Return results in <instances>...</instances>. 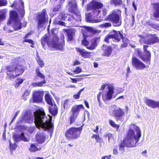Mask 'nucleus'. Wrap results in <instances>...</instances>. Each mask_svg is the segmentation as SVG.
<instances>
[{"label": "nucleus", "instance_id": "obj_26", "mask_svg": "<svg viewBox=\"0 0 159 159\" xmlns=\"http://www.w3.org/2000/svg\"><path fill=\"white\" fill-rule=\"evenodd\" d=\"M64 30L67 34V40L68 41H72L73 39L75 32L71 29H66Z\"/></svg>", "mask_w": 159, "mask_h": 159}, {"label": "nucleus", "instance_id": "obj_64", "mask_svg": "<svg viewBox=\"0 0 159 159\" xmlns=\"http://www.w3.org/2000/svg\"><path fill=\"white\" fill-rule=\"evenodd\" d=\"M70 79L71 80L72 83H77V80L75 78H70Z\"/></svg>", "mask_w": 159, "mask_h": 159}, {"label": "nucleus", "instance_id": "obj_2", "mask_svg": "<svg viewBox=\"0 0 159 159\" xmlns=\"http://www.w3.org/2000/svg\"><path fill=\"white\" fill-rule=\"evenodd\" d=\"M34 122L37 128L39 129L40 128L49 129L53 127V124L52 123V119H48L44 120L45 119H47L44 110L39 109L34 112Z\"/></svg>", "mask_w": 159, "mask_h": 159}, {"label": "nucleus", "instance_id": "obj_47", "mask_svg": "<svg viewBox=\"0 0 159 159\" xmlns=\"http://www.w3.org/2000/svg\"><path fill=\"white\" fill-rule=\"evenodd\" d=\"M30 93V90L29 89H26L25 91L22 95V97L24 100H25L26 99V97L29 95Z\"/></svg>", "mask_w": 159, "mask_h": 159}, {"label": "nucleus", "instance_id": "obj_11", "mask_svg": "<svg viewBox=\"0 0 159 159\" xmlns=\"http://www.w3.org/2000/svg\"><path fill=\"white\" fill-rule=\"evenodd\" d=\"M139 36L143 39V43L148 45H151L159 42V38L156 34H149L145 37L143 35H139Z\"/></svg>", "mask_w": 159, "mask_h": 159}, {"label": "nucleus", "instance_id": "obj_54", "mask_svg": "<svg viewBox=\"0 0 159 159\" xmlns=\"http://www.w3.org/2000/svg\"><path fill=\"white\" fill-rule=\"evenodd\" d=\"M9 146L10 149L12 150H15L17 147L16 144L15 143L12 144L10 142Z\"/></svg>", "mask_w": 159, "mask_h": 159}, {"label": "nucleus", "instance_id": "obj_41", "mask_svg": "<svg viewBox=\"0 0 159 159\" xmlns=\"http://www.w3.org/2000/svg\"><path fill=\"white\" fill-rule=\"evenodd\" d=\"M24 79H22L21 78H18L16 80V83L14 84V86L16 88H17L19 87L20 85L22 84Z\"/></svg>", "mask_w": 159, "mask_h": 159}, {"label": "nucleus", "instance_id": "obj_43", "mask_svg": "<svg viewBox=\"0 0 159 159\" xmlns=\"http://www.w3.org/2000/svg\"><path fill=\"white\" fill-rule=\"evenodd\" d=\"M110 125L112 127L116 129H119L120 127V125L115 123V121L112 120H110L109 121Z\"/></svg>", "mask_w": 159, "mask_h": 159}, {"label": "nucleus", "instance_id": "obj_38", "mask_svg": "<svg viewBox=\"0 0 159 159\" xmlns=\"http://www.w3.org/2000/svg\"><path fill=\"white\" fill-rule=\"evenodd\" d=\"M86 20L88 22H97L96 20H94L92 18V14L91 12L87 13L86 15Z\"/></svg>", "mask_w": 159, "mask_h": 159}, {"label": "nucleus", "instance_id": "obj_3", "mask_svg": "<svg viewBox=\"0 0 159 159\" xmlns=\"http://www.w3.org/2000/svg\"><path fill=\"white\" fill-rule=\"evenodd\" d=\"M61 41L58 43L59 38L57 36H55L53 38H51L48 34H46L43 35L41 39L42 46L44 47L47 43L49 47H52L56 50H60L62 51L65 50V41L64 38L61 39Z\"/></svg>", "mask_w": 159, "mask_h": 159}, {"label": "nucleus", "instance_id": "obj_34", "mask_svg": "<svg viewBox=\"0 0 159 159\" xmlns=\"http://www.w3.org/2000/svg\"><path fill=\"white\" fill-rule=\"evenodd\" d=\"M46 83V81L45 80H43L42 81H39L38 82H33L31 84L32 86L34 87H41L43 85Z\"/></svg>", "mask_w": 159, "mask_h": 159}, {"label": "nucleus", "instance_id": "obj_42", "mask_svg": "<svg viewBox=\"0 0 159 159\" xmlns=\"http://www.w3.org/2000/svg\"><path fill=\"white\" fill-rule=\"evenodd\" d=\"M0 12L1 14H0V25L6 18V12L4 11V9L2 10Z\"/></svg>", "mask_w": 159, "mask_h": 159}, {"label": "nucleus", "instance_id": "obj_19", "mask_svg": "<svg viewBox=\"0 0 159 159\" xmlns=\"http://www.w3.org/2000/svg\"><path fill=\"white\" fill-rule=\"evenodd\" d=\"M151 5L155 10L153 13V17L156 20L159 21V2L152 3Z\"/></svg>", "mask_w": 159, "mask_h": 159}, {"label": "nucleus", "instance_id": "obj_14", "mask_svg": "<svg viewBox=\"0 0 159 159\" xmlns=\"http://www.w3.org/2000/svg\"><path fill=\"white\" fill-rule=\"evenodd\" d=\"M113 114L117 121H120L122 122L124 120V116L125 113L124 111L120 108L114 109L113 111Z\"/></svg>", "mask_w": 159, "mask_h": 159}, {"label": "nucleus", "instance_id": "obj_50", "mask_svg": "<svg viewBox=\"0 0 159 159\" xmlns=\"http://www.w3.org/2000/svg\"><path fill=\"white\" fill-rule=\"evenodd\" d=\"M82 71V68L80 67V66H78L75 69L73 72L76 74H78L81 73Z\"/></svg>", "mask_w": 159, "mask_h": 159}, {"label": "nucleus", "instance_id": "obj_13", "mask_svg": "<svg viewBox=\"0 0 159 159\" xmlns=\"http://www.w3.org/2000/svg\"><path fill=\"white\" fill-rule=\"evenodd\" d=\"M103 7V5L102 2L93 0L87 5V10L88 11L96 10L102 8Z\"/></svg>", "mask_w": 159, "mask_h": 159}, {"label": "nucleus", "instance_id": "obj_21", "mask_svg": "<svg viewBox=\"0 0 159 159\" xmlns=\"http://www.w3.org/2000/svg\"><path fill=\"white\" fill-rule=\"evenodd\" d=\"M23 120L28 123L32 122L34 120V116L30 112H25L22 118Z\"/></svg>", "mask_w": 159, "mask_h": 159}, {"label": "nucleus", "instance_id": "obj_55", "mask_svg": "<svg viewBox=\"0 0 159 159\" xmlns=\"http://www.w3.org/2000/svg\"><path fill=\"white\" fill-rule=\"evenodd\" d=\"M21 140H22L24 142H28L29 141V139H27L25 136L24 133H21Z\"/></svg>", "mask_w": 159, "mask_h": 159}, {"label": "nucleus", "instance_id": "obj_23", "mask_svg": "<svg viewBox=\"0 0 159 159\" xmlns=\"http://www.w3.org/2000/svg\"><path fill=\"white\" fill-rule=\"evenodd\" d=\"M76 51L80 53V55L84 58H89L91 57V52L86 51L84 49H80V48H76Z\"/></svg>", "mask_w": 159, "mask_h": 159}, {"label": "nucleus", "instance_id": "obj_57", "mask_svg": "<svg viewBox=\"0 0 159 159\" xmlns=\"http://www.w3.org/2000/svg\"><path fill=\"white\" fill-rule=\"evenodd\" d=\"M103 26L105 27H110L111 26V24L110 22H106L102 25Z\"/></svg>", "mask_w": 159, "mask_h": 159}, {"label": "nucleus", "instance_id": "obj_12", "mask_svg": "<svg viewBox=\"0 0 159 159\" xmlns=\"http://www.w3.org/2000/svg\"><path fill=\"white\" fill-rule=\"evenodd\" d=\"M44 94V91L43 90L35 91L33 92L32 95V101L30 100L31 103L42 102L43 100V97Z\"/></svg>", "mask_w": 159, "mask_h": 159}, {"label": "nucleus", "instance_id": "obj_59", "mask_svg": "<svg viewBox=\"0 0 159 159\" xmlns=\"http://www.w3.org/2000/svg\"><path fill=\"white\" fill-rule=\"evenodd\" d=\"M107 12V10L105 8H104L102 10V14L103 16H105Z\"/></svg>", "mask_w": 159, "mask_h": 159}, {"label": "nucleus", "instance_id": "obj_7", "mask_svg": "<svg viewBox=\"0 0 159 159\" xmlns=\"http://www.w3.org/2000/svg\"><path fill=\"white\" fill-rule=\"evenodd\" d=\"M105 20L112 22L114 26L116 27L120 26L122 23L121 15L117 13L115 10L112 11L106 17Z\"/></svg>", "mask_w": 159, "mask_h": 159}, {"label": "nucleus", "instance_id": "obj_58", "mask_svg": "<svg viewBox=\"0 0 159 159\" xmlns=\"http://www.w3.org/2000/svg\"><path fill=\"white\" fill-rule=\"evenodd\" d=\"M80 93L79 92H78L76 94H75L73 95V97L75 99H78L80 97Z\"/></svg>", "mask_w": 159, "mask_h": 159}, {"label": "nucleus", "instance_id": "obj_33", "mask_svg": "<svg viewBox=\"0 0 159 159\" xmlns=\"http://www.w3.org/2000/svg\"><path fill=\"white\" fill-rule=\"evenodd\" d=\"M74 15H71V19L73 18V19L77 21H81V16L80 11H78L74 13Z\"/></svg>", "mask_w": 159, "mask_h": 159}, {"label": "nucleus", "instance_id": "obj_37", "mask_svg": "<svg viewBox=\"0 0 159 159\" xmlns=\"http://www.w3.org/2000/svg\"><path fill=\"white\" fill-rule=\"evenodd\" d=\"M146 25L148 26L151 27L155 29L156 30H159V25L153 23L151 22L150 21H148L146 22Z\"/></svg>", "mask_w": 159, "mask_h": 159}, {"label": "nucleus", "instance_id": "obj_62", "mask_svg": "<svg viewBox=\"0 0 159 159\" xmlns=\"http://www.w3.org/2000/svg\"><path fill=\"white\" fill-rule=\"evenodd\" d=\"M99 127L98 126H97L96 127L95 129H93V132L96 133H97L98 132Z\"/></svg>", "mask_w": 159, "mask_h": 159}, {"label": "nucleus", "instance_id": "obj_63", "mask_svg": "<svg viewBox=\"0 0 159 159\" xmlns=\"http://www.w3.org/2000/svg\"><path fill=\"white\" fill-rule=\"evenodd\" d=\"M80 63L79 61L76 60L73 62V65H76L80 64Z\"/></svg>", "mask_w": 159, "mask_h": 159}, {"label": "nucleus", "instance_id": "obj_30", "mask_svg": "<svg viewBox=\"0 0 159 159\" xmlns=\"http://www.w3.org/2000/svg\"><path fill=\"white\" fill-rule=\"evenodd\" d=\"M10 18L13 21L20 20L18 13L15 11H11L10 12Z\"/></svg>", "mask_w": 159, "mask_h": 159}, {"label": "nucleus", "instance_id": "obj_24", "mask_svg": "<svg viewBox=\"0 0 159 159\" xmlns=\"http://www.w3.org/2000/svg\"><path fill=\"white\" fill-rule=\"evenodd\" d=\"M49 105L48 108L49 112L51 114L52 116H55L58 113V108L56 104L52 103Z\"/></svg>", "mask_w": 159, "mask_h": 159}, {"label": "nucleus", "instance_id": "obj_22", "mask_svg": "<svg viewBox=\"0 0 159 159\" xmlns=\"http://www.w3.org/2000/svg\"><path fill=\"white\" fill-rule=\"evenodd\" d=\"M45 139V134L43 132H39L36 135L35 139L39 143L42 144L43 143Z\"/></svg>", "mask_w": 159, "mask_h": 159}, {"label": "nucleus", "instance_id": "obj_17", "mask_svg": "<svg viewBox=\"0 0 159 159\" xmlns=\"http://www.w3.org/2000/svg\"><path fill=\"white\" fill-rule=\"evenodd\" d=\"M108 91L106 94H103L102 95V98L103 101L105 102L108 100H110L112 98V95L114 93V88L111 85H109L108 87Z\"/></svg>", "mask_w": 159, "mask_h": 159}, {"label": "nucleus", "instance_id": "obj_16", "mask_svg": "<svg viewBox=\"0 0 159 159\" xmlns=\"http://www.w3.org/2000/svg\"><path fill=\"white\" fill-rule=\"evenodd\" d=\"M101 49L102 52V55L107 57H109L111 55L113 50L111 46L105 44L102 45L101 47Z\"/></svg>", "mask_w": 159, "mask_h": 159}, {"label": "nucleus", "instance_id": "obj_27", "mask_svg": "<svg viewBox=\"0 0 159 159\" xmlns=\"http://www.w3.org/2000/svg\"><path fill=\"white\" fill-rule=\"evenodd\" d=\"M59 16L60 17L61 20L65 21L68 18V21H71V15L67 13H65V12H61L60 13L59 15Z\"/></svg>", "mask_w": 159, "mask_h": 159}, {"label": "nucleus", "instance_id": "obj_36", "mask_svg": "<svg viewBox=\"0 0 159 159\" xmlns=\"http://www.w3.org/2000/svg\"><path fill=\"white\" fill-rule=\"evenodd\" d=\"M92 138H94L97 143H99L100 144L103 143V140L98 134H93L91 137Z\"/></svg>", "mask_w": 159, "mask_h": 159}, {"label": "nucleus", "instance_id": "obj_9", "mask_svg": "<svg viewBox=\"0 0 159 159\" xmlns=\"http://www.w3.org/2000/svg\"><path fill=\"white\" fill-rule=\"evenodd\" d=\"M84 109V106L82 104L75 105L72 107L70 110L71 114L69 117L70 125L72 124L75 121L79 114L80 111L81 109Z\"/></svg>", "mask_w": 159, "mask_h": 159}, {"label": "nucleus", "instance_id": "obj_61", "mask_svg": "<svg viewBox=\"0 0 159 159\" xmlns=\"http://www.w3.org/2000/svg\"><path fill=\"white\" fill-rule=\"evenodd\" d=\"M102 92H99L97 95V99L98 102H100V97L102 94Z\"/></svg>", "mask_w": 159, "mask_h": 159}, {"label": "nucleus", "instance_id": "obj_4", "mask_svg": "<svg viewBox=\"0 0 159 159\" xmlns=\"http://www.w3.org/2000/svg\"><path fill=\"white\" fill-rule=\"evenodd\" d=\"M7 78L12 79L22 75L25 71V67L19 65L16 61L11 62V65L7 66L5 68Z\"/></svg>", "mask_w": 159, "mask_h": 159}, {"label": "nucleus", "instance_id": "obj_51", "mask_svg": "<svg viewBox=\"0 0 159 159\" xmlns=\"http://www.w3.org/2000/svg\"><path fill=\"white\" fill-rule=\"evenodd\" d=\"M7 4V0H0V7L6 6Z\"/></svg>", "mask_w": 159, "mask_h": 159}, {"label": "nucleus", "instance_id": "obj_40", "mask_svg": "<svg viewBox=\"0 0 159 159\" xmlns=\"http://www.w3.org/2000/svg\"><path fill=\"white\" fill-rule=\"evenodd\" d=\"M36 59L38 64L40 67L42 68L44 66V63L38 54L37 55V57L36 58Z\"/></svg>", "mask_w": 159, "mask_h": 159}, {"label": "nucleus", "instance_id": "obj_45", "mask_svg": "<svg viewBox=\"0 0 159 159\" xmlns=\"http://www.w3.org/2000/svg\"><path fill=\"white\" fill-rule=\"evenodd\" d=\"M23 43H28L31 44L30 46L31 47H34V43L33 41L31 39H24L23 41Z\"/></svg>", "mask_w": 159, "mask_h": 159}, {"label": "nucleus", "instance_id": "obj_6", "mask_svg": "<svg viewBox=\"0 0 159 159\" xmlns=\"http://www.w3.org/2000/svg\"><path fill=\"white\" fill-rule=\"evenodd\" d=\"M47 16L45 9H43L41 12L37 13L34 19L37 24L38 29H40L44 27L46 22H48V19L46 18Z\"/></svg>", "mask_w": 159, "mask_h": 159}, {"label": "nucleus", "instance_id": "obj_15", "mask_svg": "<svg viewBox=\"0 0 159 159\" xmlns=\"http://www.w3.org/2000/svg\"><path fill=\"white\" fill-rule=\"evenodd\" d=\"M132 65L137 69L142 70L146 67L145 64L135 56L131 58Z\"/></svg>", "mask_w": 159, "mask_h": 159}, {"label": "nucleus", "instance_id": "obj_10", "mask_svg": "<svg viewBox=\"0 0 159 159\" xmlns=\"http://www.w3.org/2000/svg\"><path fill=\"white\" fill-rule=\"evenodd\" d=\"M88 36L87 35H84V39L81 40V44L84 45L88 50L95 49L98 45V42L100 41V38H94L91 39L90 41V44L89 45V43L86 39Z\"/></svg>", "mask_w": 159, "mask_h": 159}, {"label": "nucleus", "instance_id": "obj_52", "mask_svg": "<svg viewBox=\"0 0 159 159\" xmlns=\"http://www.w3.org/2000/svg\"><path fill=\"white\" fill-rule=\"evenodd\" d=\"M56 30V28H52L51 30V33L52 34V35L53 36L52 37V36L49 35V33H47V34H48V35L50 36V37L51 38H53L55 36H57V35L55 34V31Z\"/></svg>", "mask_w": 159, "mask_h": 159}, {"label": "nucleus", "instance_id": "obj_53", "mask_svg": "<svg viewBox=\"0 0 159 159\" xmlns=\"http://www.w3.org/2000/svg\"><path fill=\"white\" fill-rule=\"evenodd\" d=\"M19 1L21 3V6L22 7V8L21 9V11L22 12V13L21 14V17H23L25 15V10L24 9V3L22 1V0H19Z\"/></svg>", "mask_w": 159, "mask_h": 159}, {"label": "nucleus", "instance_id": "obj_49", "mask_svg": "<svg viewBox=\"0 0 159 159\" xmlns=\"http://www.w3.org/2000/svg\"><path fill=\"white\" fill-rule=\"evenodd\" d=\"M111 39H112V38L111 36V34L110 33L105 37L104 40V41L107 43H109V40Z\"/></svg>", "mask_w": 159, "mask_h": 159}, {"label": "nucleus", "instance_id": "obj_60", "mask_svg": "<svg viewBox=\"0 0 159 159\" xmlns=\"http://www.w3.org/2000/svg\"><path fill=\"white\" fill-rule=\"evenodd\" d=\"M17 2L16 1H15L13 2V3L11 5V7H16L17 6Z\"/></svg>", "mask_w": 159, "mask_h": 159}, {"label": "nucleus", "instance_id": "obj_35", "mask_svg": "<svg viewBox=\"0 0 159 159\" xmlns=\"http://www.w3.org/2000/svg\"><path fill=\"white\" fill-rule=\"evenodd\" d=\"M45 99L48 105L52 104V97L49 93H46L44 96Z\"/></svg>", "mask_w": 159, "mask_h": 159}, {"label": "nucleus", "instance_id": "obj_46", "mask_svg": "<svg viewBox=\"0 0 159 159\" xmlns=\"http://www.w3.org/2000/svg\"><path fill=\"white\" fill-rule=\"evenodd\" d=\"M69 99H66L64 102L63 108L64 109L69 108L70 107V105L69 103Z\"/></svg>", "mask_w": 159, "mask_h": 159}, {"label": "nucleus", "instance_id": "obj_25", "mask_svg": "<svg viewBox=\"0 0 159 159\" xmlns=\"http://www.w3.org/2000/svg\"><path fill=\"white\" fill-rule=\"evenodd\" d=\"M69 5L70 6L68 9V12L74 14L79 11L77 9V5L76 3H74L71 2L69 3Z\"/></svg>", "mask_w": 159, "mask_h": 159}, {"label": "nucleus", "instance_id": "obj_44", "mask_svg": "<svg viewBox=\"0 0 159 159\" xmlns=\"http://www.w3.org/2000/svg\"><path fill=\"white\" fill-rule=\"evenodd\" d=\"M53 23L55 25H59L65 27L66 26V23L62 21L58 20L57 19L54 20L53 21Z\"/></svg>", "mask_w": 159, "mask_h": 159}, {"label": "nucleus", "instance_id": "obj_48", "mask_svg": "<svg viewBox=\"0 0 159 159\" xmlns=\"http://www.w3.org/2000/svg\"><path fill=\"white\" fill-rule=\"evenodd\" d=\"M13 138L16 142L20 141L21 140V136L19 134H14L13 135Z\"/></svg>", "mask_w": 159, "mask_h": 159}, {"label": "nucleus", "instance_id": "obj_29", "mask_svg": "<svg viewBox=\"0 0 159 159\" xmlns=\"http://www.w3.org/2000/svg\"><path fill=\"white\" fill-rule=\"evenodd\" d=\"M121 39H122V43L120 45V48L121 49L126 48L129 42V40L127 38L124 37L123 36Z\"/></svg>", "mask_w": 159, "mask_h": 159}, {"label": "nucleus", "instance_id": "obj_32", "mask_svg": "<svg viewBox=\"0 0 159 159\" xmlns=\"http://www.w3.org/2000/svg\"><path fill=\"white\" fill-rule=\"evenodd\" d=\"M37 144L36 143L31 144L29 148V150L31 152H35L40 150L41 148H38L37 146Z\"/></svg>", "mask_w": 159, "mask_h": 159}, {"label": "nucleus", "instance_id": "obj_20", "mask_svg": "<svg viewBox=\"0 0 159 159\" xmlns=\"http://www.w3.org/2000/svg\"><path fill=\"white\" fill-rule=\"evenodd\" d=\"M144 102L148 106L152 108H156L158 107L159 108V102H156L150 99H146L144 101Z\"/></svg>", "mask_w": 159, "mask_h": 159}, {"label": "nucleus", "instance_id": "obj_18", "mask_svg": "<svg viewBox=\"0 0 159 159\" xmlns=\"http://www.w3.org/2000/svg\"><path fill=\"white\" fill-rule=\"evenodd\" d=\"M112 39H114L116 42H120L121 38L123 37V34L120 31H116L115 30H112L110 32Z\"/></svg>", "mask_w": 159, "mask_h": 159}, {"label": "nucleus", "instance_id": "obj_28", "mask_svg": "<svg viewBox=\"0 0 159 159\" xmlns=\"http://www.w3.org/2000/svg\"><path fill=\"white\" fill-rule=\"evenodd\" d=\"M21 20L20 19L14 21L13 25L12 26L14 31H18L22 28V23Z\"/></svg>", "mask_w": 159, "mask_h": 159}, {"label": "nucleus", "instance_id": "obj_8", "mask_svg": "<svg viewBox=\"0 0 159 159\" xmlns=\"http://www.w3.org/2000/svg\"><path fill=\"white\" fill-rule=\"evenodd\" d=\"M148 47L149 46L148 45H143L144 54H143L142 52L139 49H138L137 52L140 58L145 63L150 65L151 63V52L147 50Z\"/></svg>", "mask_w": 159, "mask_h": 159}, {"label": "nucleus", "instance_id": "obj_1", "mask_svg": "<svg viewBox=\"0 0 159 159\" xmlns=\"http://www.w3.org/2000/svg\"><path fill=\"white\" fill-rule=\"evenodd\" d=\"M134 129L135 130L136 134L133 129H129L128 130L126 136L119 144L120 151H125V147L129 148L135 147L136 143L139 142L141 136V131L139 127L136 125H133Z\"/></svg>", "mask_w": 159, "mask_h": 159}, {"label": "nucleus", "instance_id": "obj_31", "mask_svg": "<svg viewBox=\"0 0 159 159\" xmlns=\"http://www.w3.org/2000/svg\"><path fill=\"white\" fill-rule=\"evenodd\" d=\"M36 77H39L43 80H45V75L41 72L40 68L37 67L35 70Z\"/></svg>", "mask_w": 159, "mask_h": 159}, {"label": "nucleus", "instance_id": "obj_5", "mask_svg": "<svg viewBox=\"0 0 159 159\" xmlns=\"http://www.w3.org/2000/svg\"><path fill=\"white\" fill-rule=\"evenodd\" d=\"M82 130V126L78 127H71L66 130L65 136L66 139L69 140H76L80 136Z\"/></svg>", "mask_w": 159, "mask_h": 159}, {"label": "nucleus", "instance_id": "obj_39", "mask_svg": "<svg viewBox=\"0 0 159 159\" xmlns=\"http://www.w3.org/2000/svg\"><path fill=\"white\" fill-rule=\"evenodd\" d=\"M110 3L111 5H114L115 7L122 6L123 5L122 0H111Z\"/></svg>", "mask_w": 159, "mask_h": 159}, {"label": "nucleus", "instance_id": "obj_56", "mask_svg": "<svg viewBox=\"0 0 159 159\" xmlns=\"http://www.w3.org/2000/svg\"><path fill=\"white\" fill-rule=\"evenodd\" d=\"M113 134L111 133H108L105 135V137H108V141L109 142L110 140L113 138Z\"/></svg>", "mask_w": 159, "mask_h": 159}]
</instances>
